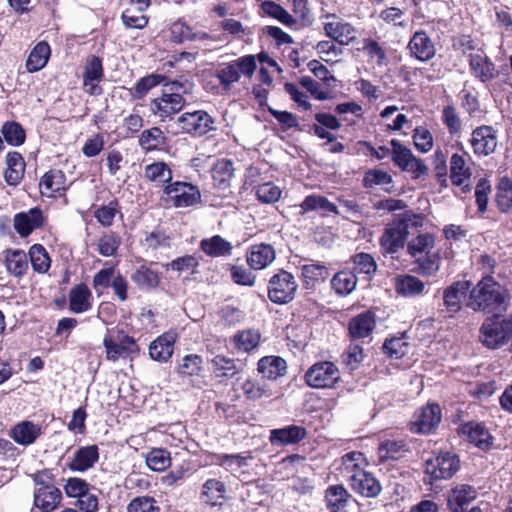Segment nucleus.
Instances as JSON below:
<instances>
[{"label": "nucleus", "instance_id": "f257e3e1", "mask_svg": "<svg viewBox=\"0 0 512 512\" xmlns=\"http://www.w3.org/2000/svg\"><path fill=\"white\" fill-rule=\"evenodd\" d=\"M507 300L505 289L492 277H486L470 290L467 307L486 313L501 312L507 309Z\"/></svg>", "mask_w": 512, "mask_h": 512}, {"label": "nucleus", "instance_id": "f03ea898", "mask_svg": "<svg viewBox=\"0 0 512 512\" xmlns=\"http://www.w3.org/2000/svg\"><path fill=\"white\" fill-rule=\"evenodd\" d=\"M423 225V217L411 211L397 214L388 223L380 237V246L384 253L395 254L404 248L410 229Z\"/></svg>", "mask_w": 512, "mask_h": 512}, {"label": "nucleus", "instance_id": "7ed1b4c3", "mask_svg": "<svg viewBox=\"0 0 512 512\" xmlns=\"http://www.w3.org/2000/svg\"><path fill=\"white\" fill-rule=\"evenodd\" d=\"M361 452H349L342 457L343 471L347 474L351 488L366 497H375L381 491L378 480L361 468L364 462Z\"/></svg>", "mask_w": 512, "mask_h": 512}, {"label": "nucleus", "instance_id": "20e7f679", "mask_svg": "<svg viewBox=\"0 0 512 512\" xmlns=\"http://www.w3.org/2000/svg\"><path fill=\"white\" fill-rule=\"evenodd\" d=\"M193 87V83L188 80L165 84L162 95L151 101V111L161 119L178 113L185 104L183 94L192 93Z\"/></svg>", "mask_w": 512, "mask_h": 512}, {"label": "nucleus", "instance_id": "39448f33", "mask_svg": "<svg viewBox=\"0 0 512 512\" xmlns=\"http://www.w3.org/2000/svg\"><path fill=\"white\" fill-rule=\"evenodd\" d=\"M106 360L116 362L120 359H132L139 354L136 340L122 329L108 330L103 338Z\"/></svg>", "mask_w": 512, "mask_h": 512}, {"label": "nucleus", "instance_id": "423d86ee", "mask_svg": "<svg viewBox=\"0 0 512 512\" xmlns=\"http://www.w3.org/2000/svg\"><path fill=\"white\" fill-rule=\"evenodd\" d=\"M512 335V314L507 318L492 316L480 328V340L488 348L496 349L508 342Z\"/></svg>", "mask_w": 512, "mask_h": 512}, {"label": "nucleus", "instance_id": "0eeeda50", "mask_svg": "<svg viewBox=\"0 0 512 512\" xmlns=\"http://www.w3.org/2000/svg\"><path fill=\"white\" fill-rule=\"evenodd\" d=\"M256 68L255 57L245 55L220 67L216 72V77L225 89H229L239 81L241 76L251 78Z\"/></svg>", "mask_w": 512, "mask_h": 512}, {"label": "nucleus", "instance_id": "6e6552de", "mask_svg": "<svg viewBox=\"0 0 512 512\" xmlns=\"http://www.w3.org/2000/svg\"><path fill=\"white\" fill-rule=\"evenodd\" d=\"M298 283L292 273L279 270L268 282V298L275 304L291 302L297 293Z\"/></svg>", "mask_w": 512, "mask_h": 512}, {"label": "nucleus", "instance_id": "1a4fd4ad", "mask_svg": "<svg viewBox=\"0 0 512 512\" xmlns=\"http://www.w3.org/2000/svg\"><path fill=\"white\" fill-rule=\"evenodd\" d=\"M304 378L306 384L312 388H332L340 380V371L334 363L320 361L306 371Z\"/></svg>", "mask_w": 512, "mask_h": 512}, {"label": "nucleus", "instance_id": "9d476101", "mask_svg": "<svg viewBox=\"0 0 512 512\" xmlns=\"http://www.w3.org/2000/svg\"><path fill=\"white\" fill-rule=\"evenodd\" d=\"M459 458L451 452H441L425 461V473L430 477L429 483L434 480L451 478L459 469Z\"/></svg>", "mask_w": 512, "mask_h": 512}, {"label": "nucleus", "instance_id": "9b49d317", "mask_svg": "<svg viewBox=\"0 0 512 512\" xmlns=\"http://www.w3.org/2000/svg\"><path fill=\"white\" fill-rule=\"evenodd\" d=\"M163 193L177 208L193 206L201 199L200 191L196 186L182 181L167 184Z\"/></svg>", "mask_w": 512, "mask_h": 512}, {"label": "nucleus", "instance_id": "f8f14e48", "mask_svg": "<svg viewBox=\"0 0 512 512\" xmlns=\"http://www.w3.org/2000/svg\"><path fill=\"white\" fill-rule=\"evenodd\" d=\"M392 160L396 166L404 171L411 172L419 177L427 173L428 168L421 159L416 158L411 149L402 145L400 141L392 139L391 142Z\"/></svg>", "mask_w": 512, "mask_h": 512}, {"label": "nucleus", "instance_id": "ddd939ff", "mask_svg": "<svg viewBox=\"0 0 512 512\" xmlns=\"http://www.w3.org/2000/svg\"><path fill=\"white\" fill-rule=\"evenodd\" d=\"M177 122L183 132L193 136H203L214 129L213 118L204 110L185 112Z\"/></svg>", "mask_w": 512, "mask_h": 512}, {"label": "nucleus", "instance_id": "4468645a", "mask_svg": "<svg viewBox=\"0 0 512 512\" xmlns=\"http://www.w3.org/2000/svg\"><path fill=\"white\" fill-rule=\"evenodd\" d=\"M497 131L489 125H482L472 131L470 144L474 154L488 156L497 147Z\"/></svg>", "mask_w": 512, "mask_h": 512}, {"label": "nucleus", "instance_id": "2eb2a0df", "mask_svg": "<svg viewBox=\"0 0 512 512\" xmlns=\"http://www.w3.org/2000/svg\"><path fill=\"white\" fill-rule=\"evenodd\" d=\"M441 421V408L438 404H428L419 409L411 421V431L416 433H429Z\"/></svg>", "mask_w": 512, "mask_h": 512}, {"label": "nucleus", "instance_id": "dca6fc26", "mask_svg": "<svg viewBox=\"0 0 512 512\" xmlns=\"http://www.w3.org/2000/svg\"><path fill=\"white\" fill-rule=\"evenodd\" d=\"M324 31L328 37L343 46L352 43L358 35V30L353 25L336 15L329 17V21L324 24Z\"/></svg>", "mask_w": 512, "mask_h": 512}, {"label": "nucleus", "instance_id": "f3484780", "mask_svg": "<svg viewBox=\"0 0 512 512\" xmlns=\"http://www.w3.org/2000/svg\"><path fill=\"white\" fill-rule=\"evenodd\" d=\"M411 56L419 61L431 60L436 54L435 44L429 35L423 31H416L408 43Z\"/></svg>", "mask_w": 512, "mask_h": 512}, {"label": "nucleus", "instance_id": "a211bd4d", "mask_svg": "<svg viewBox=\"0 0 512 512\" xmlns=\"http://www.w3.org/2000/svg\"><path fill=\"white\" fill-rule=\"evenodd\" d=\"M44 222V217L41 209L35 207L26 212L15 214L13 219V226L15 231L21 237L29 236L35 229L41 227Z\"/></svg>", "mask_w": 512, "mask_h": 512}, {"label": "nucleus", "instance_id": "6ab92c4d", "mask_svg": "<svg viewBox=\"0 0 512 512\" xmlns=\"http://www.w3.org/2000/svg\"><path fill=\"white\" fill-rule=\"evenodd\" d=\"M104 76L102 60L95 55L87 58L84 66L83 82L86 91L90 95H98L101 93L99 82Z\"/></svg>", "mask_w": 512, "mask_h": 512}, {"label": "nucleus", "instance_id": "aec40b11", "mask_svg": "<svg viewBox=\"0 0 512 512\" xmlns=\"http://www.w3.org/2000/svg\"><path fill=\"white\" fill-rule=\"evenodd\" d=\"M276 258L275 249L272 245L259 243L250 246L246 253V261L253 270H263L268 267Z\"/></svg>", "mask_w": 512, "mask_h": 512}, {"label": "nucleus", "instance_id": "412c9836", "mask_svg": "<svg viewBox=\"0 0 512 512\" xmlns=\"http://www.w3.org/2000/svg\"><path fill=\"white\" fill-rule=\"evenodd\" d=\"M99 460V448L97 445H87L78 448L67 467L73 472H86L94 467Z\"/></svg>", "mask_w": 512, "mask_h": 512}, {"label": "nucleus", "instance_id": "4be33fe9", "mask_svg": "<svg viewBox=\"0 0 512 512\" xmlns=\"http://www.w3.org/2000/svg\"><path fill=\"white\" fill-rule=\"evenodd\" d=\"M465 156H468L466 152L454 153L450 157V179L453 185L462 186V191L466 193L471 190L467 183L471 177V170L466 165Z\"/></svg>", "mask_w": 512, "mask_h": 512}, {"label": "nucleus", "instance_id": "5701e85b", "mask_svg": "<svg viewBox=\"0 0 512 512\" xmlns=\"http://www.w3.org/2000/svg\"><path fill=\"white\" fill-rule=\"evenodd\" d=\"M3 264L9 275L21 279L29 269L28 255L21 249H8L4 252Z\"/></svg>", "mask_w": 512, "mask_h": 512}, {"label": "nucleus", "instance_id": "b1692460", "mask_svg": "<svg viewBox=\"0 0 512 512\" xmlns=\"http://www.w3.org/2000/svg\"><path fill=\"white\" fill-rule=\"evenodd\" d=\"M468 281H457L447 287L443 292V304L450 314L457 313L462 307V300L469 291Z\"/></svg>", "mask_w": 512, "mask_h": 512}, {"label": "nucleus", "instance_id": "393cba45", "mask_svg": "<svg viewBox=\"0 0 512 512\" xmlns=\"http://www.w3.org/2000/svg\"><path fill=\"white\" fill-rule=\"evenodd\" d=\"M61 501L62 493L56 486H46L34 490V505L42 512L55 510L61 504Z\"/></svg>", "mask_w": 512, "mask_h": 512}, {"label": "nucleus", "instance_id": "a878e982", "mask_svg": "<svg viewBox=\"0 0 512 512\" xmlns=\"http://www.w3.org/2000/svg\"><path fill=\"white\" fill-rule=\"evenodd\" d=\"M69 309L74 313H84L92 308L93 296L84 283H80L71 288L69 295Z\"/></svg>", "mask_w": 512, "mask_h": 512}, {"label": "nucleus", "instance_id": "bb28decb", "mask_svg": "<svg viewBox=\"0 0 512 512\" xmlns=\"http://www.w3.org/2000/svg\"><path fill=\"white\" fill-rule=\"evenodd\" d=\"M42 434V427L32 421H22L10 431L11 438L18 444L28 446L33 444Z\"/></svg>", "mask_w": 512, "mask_h": 512}, {"label": "nucleus", "instance_id": "cd10ccee", "mask_svg": "<svg viewBox=\"0 0 512 512\" xmlns=\"http://www.w3.org/2000/svg\"><path fill=\"white\" fill-rule=\"evenodd\" d=\"M41 194L46 197H55L61 191L66 190V177L60 170L46 172L39 183Z\"/></svg>", "mask_w": 512, "mask_h": 512}, {"label": "nucleus", "instance_id": "c85d7f7f", "mask_svg": "<svg viewBox=\"0 0 512 512\" xmlns=\"http://www.w3.org/2000/svg\"><path fill=\"white\" fill-rule=\"evenodd\" d=\"M174 343L175 336L172 333L162 334L150 344V357L158 362H167L173 354Z\"/></svg>", "mask_w": 512, "mask_h": 512}, {"label": "nucleus", "instance_id": "c756f323", "mask_svg": "<svg viewBox=\"0 0 512 512\" xmlns=\"http://www.w3.org/2000/svg\"><path fill=\"white\" fill-rule=\"evenodd\" d=\"M469 65L472 74L482 82H488L495 76V65L484 54H470Z\"/></svg>", "mask_w": 512, "mask_h": 512}, {"label": "nucleus", "instance_id": "7c9ffc66", "mask_svg": "<svg viewBox=\"0 0 512 512\" xmlns=\"http://www.w3.org/2000/svg\"><path fill=\"white\" fill-rule=\"evenodd\" d=\"M7 168L4 178L7 184L16 186L20 183L24 176L25 161L19 152L11 151L6 155Z\"/></svg>", "mask_w": 512, "mask_h": 512}, {"label": "nucleus", "instance_id": "2f4dec72", "mask_svg": "<svg viewBox=\"0 0 512 512\" xmlns=\"http://www.w3.org/2000/svg\"><path fill=\"white\" fill-rule=\"evenodd\" d=\"M375 325V315L369 311L364 312L350 320L349 333L354 339L366 338L372 333Z\"/></svg>", "mask_w": 512, "mask_h": 512}, {"label": "nucleus", "instance_id": "473e14b6", "mask_svg": "<svg viewBox=\"0 0 512 512\" xmlns=\"http://www.w3.org/2000/svg\"><path fill=\"white\" fill-rule=\"evenodd\" d=\"M477 496L476 490L467 484L457 485L450 493L448 503L453 512H464V508Z\"/></svg>", "mask_w": 512, "mask_h": 512}, {"label": "nucleus", "instance_id": "72a5a7b5", "mask_svg": "<svg viewBox=\"0 0 512 512\" xmlns=\"http://www.w3.org/2000/svg\"><path fill=\"white\" fill-rule=\"evenodd\" d=\"M396 292L404 297L421 295L425 290V283L413 275H398L394 284Z\"/></svg>", "mask_w": 512, "mask_h": 512}, {"label": "nucleus", "instance_id": "f704fd0d", "mask_svg": "<svg viewBox=\"0 0 512 512\" xmlns=\"http://www.w3.org/2000/svg\"><path fill=\"white\" fill-rule=\"evenodd\" d=\"M258 372L269 380L277 379L286 372V361L279 356H265L258 362Z\"/></svg>", "mask_w": 512, "mask_h": 512}, {"label": "nucleus", "instance_id": "c9c22d12", "mask_svg": "<svg viewBox=\"0 0 512 512\" xmlns=\"http://www.w3.org/2000/svg\"><path fill=\"white\" fill-rule=\"evenodd\" d=\"M301 279L305 288H314L319 282L325 281L329 276L328 268L320 263H309L300 266Z\"/></svg>", "mask_w": 512, "mask_h": 512}, {"label": "nucleus", "instance_id": "e433bc0d", "mask_svg": "<svg viewBox=\"0 0 512 512\" xmlns=\"http://www.w3.org/2000/svg\"><path fill=\"white\" fill-rule=\"evenodd\" d=\"M170 38L175 43H183L185 41L206 40L210 36L206 32H194L193 28L184 21L178 20L170 27Z\"/></svg>", "mask_w": 512, "mask_h": 512}, {"label": "nucleus", "instance_id": "4c0bfd02", "mask_svg": "<svg viewBox=\"0 0 512 512\" xmlns=\"http://www.w3.org/2000/svg\"><path fill=\"white\" fill-rule=\"evenodd\" d=\"M144 176L156 186L165 187L172 180V169L164 161H156L145 167Z\"/></svg>", "mask_w": 512, "mask_h": 512}, {"label": "nucleus", "instance_id": "58836bf2", "mask_svg": "<svg viewBox=\"0 0 512 512\" xmlns=\"http://www.w3.org/2000/svg\"><path fill=\"white\" fill-rule=\"evenodd\" d=\"M306 436V431L300 426L290 425L271 431L270 441L273 444L287 445L301 441Z\"/></svg>", "mask_w": 512, "mask_h": 512}, {"label": "nucleus", "instance_id": "ea45409f", "mask_svg": "<svg viewBox=\"0 0 512 512\" xmlns=\"http://www.w3.org/2000/svg\"><path fill=\"white\" fill-rule=\"evenodd\" d=\"M251 456H244L242 454H213L211 462L215 465L223 467L231 473L242 471L243 468L248 466Z\"/></svg>", "mask_w": 512, "mask_h": 512}, {"label": "nucleus", "instance_id": "a19ab883", "mask_svg": "<svg viewBox=\"0 0 512 512\" xmlns=\"http://www.w3.org/2000/svg\"><path fill=\"white\" fill-rule=\"evenodd\" d=\"M357 285V277L355 273L349 269L337 272L331 279V287L339 296H347L351 294Z\"/></svg>", "mask_w": 512, "mask_h": 512}, {"label": "nucleus", "instance_id": "79ce46f5", "mask_svg": "<svg viewBox=\"0 0 512 512\" xmlns=\"http://www.w3.org/2000/svg\"><path fill=\"white\" fill-rule=\"evenodd\" d=\"M200 248L206 255L217 258L230 255L233 246L220 235H214L201 240Z\"/></svg>", "mask_w": 512, "mask_h": 512}, {"label": "nucleus", "instance_id": "37998d69", "mask_svg": "<svg viewBox=\"0 0 512 512\" xmlns=\"http://www.w3.org/2000/svg\"><path fill=\"white\" fill-rule=\"evenodd\" d=\"M349 493L343 485H331L325 491L326 506L330 512H341L347 505Z\"/></svg>", "mask_w": 512, "mask_h": 512}, {"label": "nucleus", "instance_id": "c03bdc74", "mask_svg": "<svg viewBox=\"0 0 512 512\" xmlns=\"http://www.w3.org/2000/svg\"><path fill=\"white\" fill-rule=\"evenodd\" d=\"M242 391L249 400H259L271 397L273 389L271 384L264 380L247 379L242 384Z\"/></svg>", "mask_w": 512, "mask_h": 512}, {"label": "nucleus", "instance_id": "a18cd8bd", "mask_svg": "<svg viewBox=\"0 0 512 512\" xmlns=\"http://www.w3.org/2000/svg\"><path fill=\"white\" fill-rule=\"evenodd\" d=\"M51 49L48 43L39 42L30 52L26 61V68L29 72H37L44 68L49 60Z\"/></svg>", "mask_w": 512, "mask_h": 512}, {"label": "nucleus", "instance_id": "49530a36", "mask_svg": "<svg viewBox=\"0 0 512 512\" xmlns=\"http://www.w3.org/2000/svg\"><path fill=\"white\" fill-rule=\"evenodd\" d=\"M31 266L36 273L45 274L51 267V258L41 244H34L29 248L28 252Z\"/></svg>", "mask_w": 512, "mask_h": 512}, {"label": "nucleus", "instance_id": "de8ad7c7", "mask_svg": "<svg viewBox=\"0 0 512 512\" xmlns=\"http://www.w3.org/2000/svg\"><path fill=\"white\" fill-rule=\"evenodd\" d=\"M233 162L229 159H219L212 168V178L215 186L225 189L233 177Z\"/></svg>", "mask_w": 512, "mask_h": 512}, {"label": "nucleus", "instance_id": "09e8293b", "mask_svg": "<svg viewBox=\"0 0 512 512\" xmlns=\"http://www.w3.org/2000/svg\"><path fill=\"white\" fill-rule=\"evenodd\" d=\"M132 281L142 290L154 289L160 283L158 272L142 265L131 275Z\"/></svg>", "mask_w": 512, "mask_h": 512}, {"label": "nucleus", "instance_id": "8fccbe9b", "mask_svg": "<svg viewBox=\"0 0 512 512\" xmlns=\"http://www.w3.org/2000/svg\"><path fill=\"white\" fill-rule=\"evenodd\" d=\"M226 487L217 479H208L202 487V499L210 505H217L224 499Z\"/></svg>", "mask_w": 512, "mask_h": 512}, {"label": "nucleus", "instance_id": "3c124183", "mask_svg": "<svg viewBox=\"0 0 512 512\" xmlns=\"http://www.w3.org/2000/svg\"><path fill=\"white\" fill-rule=\"evenodd\" d=\"M435 239L430 233L419 234L407 243V252L413 258L428 254L434 247Z\"/></svg>", "mask_w": 512, "mask_h": 512}, {"label": "nucleus", "instance_id": "603ef678", "mask_svg": "<svg viewBox=\"0 0 512 512\" xmlns=\"http://www.w3.org/2000/svg\"><path fill=\"white\" fill-rule=\"evenodd\" d=\"M166 136L159 127L144 130L139 138L140 146L147 151L161 148L166 144Z\"/></svg>", "mask_w": 512, "mask_h": 512}, {"label": "nucleus", "instance_id": "864d4df0", "mask_svg": "<svg viewBox=\"0 0 512 512\" xmlns=\"http://www.w3.org/2000/svg\"><path fill=\"white\" fill-rule=\"evenodd\" d=\"M203 370V359L197 354L185 355L178 364L181 377L199 376Z\"/></svg>", "mask_w": 512, "mask_h": 512}, {"label": "nucleus", "instance_id": "5fc2aeb1", "mask_svg": "<svg viewBox=\"0 0 512 512\" xmlns=\"http://www.w3.org/2000/svg\"><path fill=\"white\" fill-rule=\"evenodd\" d=\"M441 120L452 138L461 134L462 121L456 108L453 105L449 104L443 107Z\"/></svg>", "mask_w": 512, "mask_h": 512}, {"label": "nucleus", "instance_id": "6e6d98bb", "mask_svg": "<svg viewBox=\"0 0 512 512\" xmlns=\"http://www.w3.org/2000/svg\"><path fill=\"white\" fill-rule=\"evenodd\" d=\"M464 433H467L468 439L481 449H486L491 444V435L489 431L482 424H470L463 428Z\"/></svg>", "mask_w": 512, "mask_h": 512}, {"label": "nucleus", "instance_id": "4d7b16f0", "mask_svg": "<svg viewBox=\"0 0 512 512\" xmlns=\"http://www.w3.org/2000/svg\"><path fill=\"white\" fill-rule=\"evenodd\" d=\"M261 9L266 15L277 19L282 24L291 27L296 24V20L293 16L286 11L281 5L273 1H264L261 4Z\"/></svg>", "mask_w": 512, "mask_h": 512}, {"label": "nucleus", "instance_id": "13d9d810", "mask_svg": "<svg viewBox=\"0 0 512 512\" xmlns=\"http://www.w3.org/2000/svg\"><path fill=\"white\" fill-rule=\"evenodd\" d=\"M146 464L151 470L162 472L171 465L170 452L163 448H155L147 455Z\"/></svg>", "mask_w": 512, "mask_h": 512}, {"label": "nucleus", "instance_id": "bf43d9fd", "mask_svg": "<svg viewBox=\"0 0 512 512\" xmlns=\"http://www.w3.org/2000/svg\"><path fill=\"white\" fill-rule=\"evenodd\" d=\"M165 79L164 76L159 74H150L137 81L131 95L135 99H142L151 89L158 86Z\"/></svg>", "mask_w": 512, "mask_h": 512}, {"label": "nucleus", "instance_id": "052dcab7", "mask_svg": "<svg viewBox=\"0 0 512 512\" xmlns=\"http://www.w3.org/2000/svg\"><path fill=\"white\" fill-rule=\"evenodd\" d=\"M233 341L239 350L250 352L258 346L260 334L255 330H243L234 336Z\"/></svg>", "mask_w": 512, "mask_h": 512}, {"label": "nucleus", "instance_id": "680f3d73", "mask_svg": "<svg viewBox=\"0 0 512 512\" xmlns=\"http://www.w3.org/2000/svg\"><path fill=\"white\" fill-rule=\"evenodd\" d=\"M146 10L140 8L126 7L122 12V20L126 27L142 29L148 23V18L144 14Z\"/></svg>", "mask_w": 512, "mask_h": 512}, {"label": "nucleus", "instance_id": "e2e57ef3", "mask_svg": "<svg viewBox=\"0 0 512 512\" xmlns=\"http://www.w3.org/2000/svg\"><path fill=\"white\" fill-rule=\"evenodd\" d=\"M6 142L12 146H20L25 142L26 134L17 122H6L1 129Z\"/></svg>", "mask_w": 512, "mask_h": 512}, {"label": "nucleus", "instance_id": "0e129e2a", "mask_svg": "<svg viewBox=\"0 0 512 512\" xmlns=\"http://www.w3.org/2000/svg\"><path fill=\"white\" fill-rule=\"evenodd\" d=\"M496 203L502 212H507L512 207V181L501 179L497 187Z\"/></svg>", "mask_w": 512, "mask_h": 512}, {"label": "nucleus", "instance_id": "69168bd1", "mask_svg": "<svg viewBox=\"0 0 512 512\" xmlns=\"http://www.w3.org/2000/svg\"><path fill=\"white\" fill-rule=\"evenodd\" d=\"M407 451L406 444L402 440H387L379 447L380 456L385 459H398Z\"/></svg>", "mask_w": 512, "mask_h": 512}, {"label": "nucleus", "instance_id": "338daca9", "mask_svg": "<svg viewBox=\"0 0 512 512\" xmlns=\"http://www.w3.org/2000/svg\"><path fill=\"white\" fill-rule=\"evenodd\" d=\"M121 244L118 234L109 232L102 235L98 240V252L104 257L113 256Z\"/></svg>", "mask_w": 512, "mask_h": 512}, {"label": "nucleus", "instance_id": "774afa93", "mask_svg": "<svg viewBox=\"0 0 512 512\" xmlns=\"http://www.w3.org/2000/svg\"><path fill=\"white\" fill-rule=\"evenodd\" d=\"M127 512H160V507L153 497L138 496L130 501Z\"/></svg>", "mask_w": 512, "mask_h": 512}]
</instances>
